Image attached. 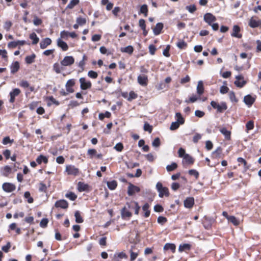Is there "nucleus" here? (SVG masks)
<instances>
[{
  "label": "nucleus",
  "instance_id": "obj_52",
  "mask_svg": "<svg viewBox=\"0 0 261 261\" xmlns=\"http://www.w3.org/2000/svg\"><path fill=\"white\" fill-rule=\"evenodd\" d=\"M144 130L151 133L152 130V127L149 123L146 122L144 125Z\"/></svg>",
  "mask_w": 261,
  "mask_h": 261
},
{
  "label": "nucleus",
  "instance_id": "obj_18",
  "mask_svg": "<svg viewBox=\"0 0 261 261\" xmlns=\"http://www.w3.org/2000/svg\"><path fill=\"white\" fill-rule=\"evenodd\" d=\"M194 203V199L193 197H188L184 201V205L187 208H191Z\"/></svg>",
  "mask_w": 261,
  "mask_h": 261
},
{
  "label": "nucleus",
  "instance_id": "obj_53",
  "mask_svg": "<svg viewBox=\"0 0 261 261\" xmlns=\"http://www.w3.org/2000/svg\"><path fill=\"white\" fill-rule=\"evenodd\" d=\"M188 173L190 175L194 176L196 179L199 177L198 172L195 169L189 170Z\"/></svg>",
  "mask_w": 261,
  "mask_h": 261
},
{
  "label": "nucleus",
  "instance_id": "obj_10",
  "mask_svg": "<svg viewBox=\"0 0 261 261\" xmlns=\"http://www.w3.org/2000/svg\"><path fill=\"white\" fill-rule=\"evenodd\" d=\"M255 98L251 95L248 94L244 97V103L248 107H250L254 102Z\"/></svg>",
  "mask_w": 261,
  "mask_h": 261
},
{
  "label": "nucleus",
  "instance_id": "obj_12",
  "mask_svg": "<svg viewBox=\"0 0 261 261\" xmlns=\"http://www.w3.org/2000/svg\"><path fill=\"white\" fill-rule=\"evenodd\" d=\"M21 91L18 88H15L10 92V98L9 100L10 102L13 103L15 101V97L18 96Z\"/></svg>",
  "mask_w": 261,
  "mask_h": 261
},
{
  "label": "nucleus",
  "instance_id": "obj_26",
  "mask_svg": "<svg viewBox=\"0 0 261 261\" xmlns=\"http://www.w3.org/2000/svg\"><path fill=\"white\" fill-rule=\"evenodd\" d=\"M228 222L232 223L234 226H238L240 224V221L233 216H230L227 218Z\"/></svg>",
  "mask_w": 261,
  "mask_h": 261
},
{
  "label": "nucleus",
  "instance_id": "obj_28",
  "mask_svg": "<svg viewBox=\"0 0 261 261\" xmlns=\"http://www.w3.org/2000/svg\"><path fill=\"white\" fill-rule=\"evenodd\" d=\"M191 248V245L189 244H180L178 248V251L180 252L189 250Z\"/></svg>",
  "mask_w": 261,
  "mask_h": 261
},
{
  "label": "nucleus",
  "instance_id": "obj_6",
  "mask_svg": "<svg viewBox=\"0 0 261 261\" xmlns=\"http://www.w3.org/2000/svg\"><path fill=\"white\" fill-rule=\"evenodd\" d=\"M140 191V189L139 188V187L135 186L131 183L129 184L127 189V194L128 195L133 196L136 193L139 192Z\"/></svg>",
  "mask_w": 261,
  "mask_h": 261
},
{
  "label": "nucleus",
  "instance_id": "obj_36",
  "mask_svg": "<svg viewBox=\"0 0 261 261\" xmlns=\"http://www.w3.org/2000/svg\"><path fill=\"white\" fill-rule=\"evenodd\" d=\"M77 186L78 190L80 192L86 191L88 188L87 185L85 184L84 183L82 182H79Z\"/></svg>",
  "mask_w": 261,
  "mask_h": 261
},
{
  "label": "nucleus",
  "instance_id": "obj_22",
  "mask_svg": "<svg viewBox=\"0 0 261 261\" xmlns=\"http://www.w3.org/2000/svg\"><path fill=\"white\" fill-rule=\"evenodd\" d=\"M107 184L108 188L111 190H115L117 186V182L115 180L107 181Z\"/></svg>",
  "mask_w": 261,
  "mask_h": 261
},
{
  "label": "nucleus",
  "instance_id": "obj_8",
  "mask_svg": "<svg viewBox=\"0 0 261 261\" xmlns=\"http://www.w3.org/2000/svg\"><path fill=\"white\" fill-rule=\"evenodd\" d=\"M66 171L69 175H73L74 176L79 174V169L73 165H68L66 168Z\"/></svg>",
  "mask_w": 261,
  "mask_h": 261
},
{
  "label": "nucleus",
  "instance_id": "obj_21",
  "mask_svg": "<svg viewBox=\"0 0 261 261\" xmlns=\"http://www.w3.org/2000/svg\"><path fill=\"white\" fill-rule=\"evenodd\" d=\"M184 162L188 164H192L194 162V160L189 154H186L184 156L183 162Z\"/></svg>",
  "mask_w": 261,
  "mask_h": 261
},
{
  "label": "nucleus",
  "instance_id": "obj_55",
  "mask_svg": "<svg viewBox=\"0 0 261 261\" xmlns=\"http://www.w3.org/2000/svg\"><path fill=\"white\" fill-rule=\"evenodd\" d=\"M180 124V123L176 121L173 122L170 125V129L172 130H175L179 127Z\"/></svg>",
  "mask_w": 261,
  "mask_h": 261
},
{
  "label": "nucleus",
  "instance_id": "obj_9",
  "mask_svg": "<svg viewBox=\"0 0 261 261\" xmlns=\"http://www.w3.org/2000/svg\"><path fill=\"white\" fill-rule=\"evenodd\" d=\"M204 20L208 24L211 25L212 22L216 20V18L210 13H206L203 17Z\"/></svg>",
  "mask_w": 261,
  "mask_h": 261
},
{
  "label": "nucleus",
  "instance_id": "obj_23",
  "mask_svg": "<svg viewBox=\"0 0 261 261\" xmlns=\"http://www.w3.org/2000/svg\"><path fill=\"white\" fill-rule=\"evenodd\" d=\"M11 72L12 73H15L16 72L19 68V64L18 62L16 61L12 63L10 66Z\"/></svg>",
  "mask_w": 261,
  "mask_h": 261
},
{
  "label": "nucleus",
  "instance_id": "obj_56",
  "mask_svg": "<svg viewBox=\"0 0 261 261\" xmlns=\"http://www.w3.org/2000/svg\"><path fill=\"white\" fill-rule=\"evenodd\" d=\"M12 25V23L10 21H6L4 25V28L7 31H9Z\"/></svg>",
  "mask_w": 261,
  "mask_h": 261
},
{
  "label": "nucleus",
  "instance_id": "obj_43",
  "mask_svg": "<svg viewBox=\"0 0 261 261\" xmlns=\"http://www.w3.org/2000/svg\"><path fill=\"white\" fill-rule=\"evenodd\" d=\"M24 197L28 199V203H32L33 202V198L31 197V194L29 192H25L24 194Z\"/></svg>",
  "mask_w": 261,
  "mask_h": 261
},
{
  "label": "nucleus",
  "instance_id": "obj_13",
  "mask_svg": "<svg viewBox=\"0 0 261 261\" xmlns=\"http://www.w3.org/2000/svg\"><path fill=\"white\" fill-rule=\"evenodd\" d=\"M138 83L141 86H146L148 83V77L146 75H139L137 77Z\"/></svg>",
  "mask_w": 261,
  "mask_h": 261
},
{
  "label": "nucleus",
  "instance_id": "obj_4",
  "mask_svg": "<svg viewBox=\"0 0 261 261\" xmlns=\"http://www.w3.org/2000/svg\"><path fill=\"white\" fill-rule=\"evenodd\" d=\"M80 83V88L82 90H87L92 86V84L90 81H87L85 77H81L79 80Z\"/></svg>",
  "mask_w": 261,
  "mask_h": 261
},
{
  "label": "nucleus",
  "instance_id": "obj_20",
  "mask_svg": "<svg viewBox=\"0 0 261 261\" xmlns=\"http://www.w3.org/2000/svg\"><path fill=\"white\" fill-rule=\"evenodd\" d=\"M220 132L224 136L226 139L229 140L230 139L231 133L229 130H227L225 127H222L220 128Z\"/></svg>",
  "mask_w": 261,
  "mask_h": 261
},
{
  "label": "nucleus",
  "instance_id": "obj_35",
  "mask_svg": "<svg viewBox=\"0 0 261 261\" xmlns=\"http://www.w3.org/2000/svg\"><path fill=\"white\" fill-rule=\"evenodd\" d=\"M132 214L130 212L127 210L125 207H124L121 211V216L122 218L130 217Z\"/></svg>",
  "mask_w": 261,
  "mask_h": 261
},
{
  "label": "nucleus",
  "instance_id": "obj_24",
  "mask_svg": "<svg viewBox=\"0 0 261 261\" xmlns=\"http://www.w3.org/2000/svg\"><path fill=\"white\" fill-rule=\"evenodd\" d=\"M149 205L148 203H145L143 206H142V210L144 212V216L145 218H147L150 215V211L149 210Z\"/></svg>",
  "mask_w": 261,
  "mask_h": 261
},
{
  "label": "nucleus",
  "instance_id": "obj_40",
  "mask_svg": "<svg viewBox=\"0 0 261 261\" xmlns=\"http://www.w3.org/2000/svg\"><path fill=\"white\" fill-rule=\"evenodd\" d=\"M222 152V149L220 147H218L213 152V155L216 158H220V155Z\"/></svg>",
  "mask_w": 261,
  "mask_h": 261
},
{
  "label": "nucleus",
  "instance_id": "obj_50",
  "mask_svg": "<svg viewBox=\"0 0 261 261\" xmlns=\"http://www.w3.org/2000/svg\"><path fill=\"white\" fill-rule=\"evenodd\" d=\"M86 60V55H84L83 56L82 60L79 63L78 66L79 67H80L82 69V71L84 70V66H85V60Z\"/></svg>",
  "mask_w": 261,
  "mask_h": 261
},
{
  "label": "nucleus",
  "instance_id": "obj_17",
  "mask_svg": "<svg viewBox=\"0 0 261 261\" xmlns=\"http://www.w3.org/2000/svg\"><path fill=\"white\" fill-rule=\"evenodd\" d=\"M163 24L161 22H159L156 23L155 27L153 29L154 35H159V34H160L163 28Z\"/></svg>",
  "mask_w": 261,
  "mask_h": 261
},
{
  "label": "nucleus",
  "instance_id": "obj_48",
  "mask_svg": "<svg viewBox=\"0 0 261 261\" xmlns=\"http://www.w3.org/2000/svg\"><path fill=\"white\" fill-rule=\"evenodd\" d=\"M111 116V113L109 112H106L105 113H100L98 117L100 120H102L105 117L109 118Z\"/></svg>",
  "mask_w": 261,
  "mask_h": 261
},
{
  "label": "nucleus",
  "instance_id": "obj_15",
  "mask_svg": "<svg viewBox=\"0 0 261 261\" xmlns=\"http://www.w3.org/2000/svg\"><path fill=\"white\" fill-rule=\"evenodd\" d=\"M51 40L49 38H45L40 42V46L41 49L46 48L51 43Z\"/></svg>",
  "mask_w": 261,
  "mask_h": 261
},
{
  "label": "nucleus",
  "instance_id": "obj_61",
  "mask_svg": "<svg viewBox=\"0 0 261 261\" xmlns=\"http://www.w3.org/2000/svg\"><path fill=\"white\" fill-rule=\"evenodd\" d=\"M53 68L57 73H60L61 71V67L60 66L59 64L57 63H56L54 64Z\"/></svg>",
  "mask_w": 261,
  "mask_h": 261
},
{
  "label": "nucleus",
  "instance_id": "obj_3",
  "mask_svg": "<svg viewBox=\"0 0 261 261\" xmlns=\"http://www.w3.org/2000/svg\"><path fill=\"white\" fill-rule=\"evenodd\" d=\"M248 24L252 28L259 27L261 26V19L256 16H253L250 19Z\"/></svg>",
  "mask_w": 261,
  "mask_h": 261
},
{
  "label": "nucleus",
  "instance_id": "obj_25",
  "mask_svg": "<svg viewBox=\"0 0 261 261\" xmlns=\"http://www.w3.org/2000/svg\"><path fill=\"white\" fill-rule=\"evenodd\" d=\"M165 250H171L173 253L175 251L176 246L174 244L166 243L164 246Z\"/></svg>",
  "mask_w": 261,
  "mask_h": 261
},
{
  "label": "nucleus",
  "instance_id": "obj_30",
  "mask_svg": "<svg viewBox=\"0 0 261 261\" xmlns=\"http://www.w3.org/2000/svg\"><path fill=\"white\" fill-rule=\"evenodd\" d=\"M35 58L36 55L34 54H33L31 56H27L25 58V61L26 63L28 64H31L34 62Z\"/></svg>",
  "mask_w": 261,
  "mask_h": 261
},
{
  "label": "nucleus",
  "instance_id": "obj_62",
  "mask_svg": "<svg viewBox=\"0 0 261 261\" xmlns=\"http://www.w3.org/2000/svg\"><path fill=\"white\" fill-rule=\"evenodd\" d=\"M88 75L92 79H96L97 77L98 74L95 71L90 70L88 73Z\"/></svg>",
  "mask_w": 261,
  "mask_h": 261
},
{
  "label": "nucleus",
  "instance_id": "obj_42",
  "mask_svg": "<svg viewBox=\"0 0 261 261\" xmlns=\"http://www.w3.org/2000/svg\"><path fill=\"white\" fill-rule=\"evenodd\" d=\"M229 97L231 101L232 102H237L238 101V100L236 98L235 94L233 91L229 92Z\"/></svg>",
  "mask_w": 261,
  "mask_h": 261
},
{
  "label": "nucleus",
  "instance_id": "obj_27",
  "mask_svg": "<svg viewBox=\"0 0 261 261\" xmlns=\"http://www.w3.org/2000/svg\"><path fill=\"white\" fill-rule=\"evenodd\" d=\"M120 50L122 53H126L130 55L134 51V48L132 46L128 45L125 47L121 48Z\"/></svg>",
  "mask_w": 261,
  "mask_h": 261
},
{
  "label": "nucleus",
  "instance_id": "obj_32",
  "mask_svg": "<svg viewBox=\"0 0 261 261\" xmlns=\"http://www.w3.org/2000/svg\"><path fill=\"white\" fill-rule=\"evenodd\" d=\"M175 118L176 120V121L180 124H183L184 123L185 119L180 113L178 112L175 114Z\"/></svg>",
  "mask_w": 261,
  "mask_h": 261
},
{
  "label": "nucleus",
  "instance_id": "obj_45",
  "mask_svg": "<svg viewBox=\"0 0 261 261\" xmlns=\"http://www.w3.org/2000/svg\"><path fill=\"white\" fill-rule=\"evenodd\" d=\"M86 19L79 17L76 18V21L80 25H83L86 23Z\"/></svg>",
  "mask_w": 261,
  "mask_h": 261
},
{
  "label": "nucleus",
  "instance_id": "obj_7",
  "mask_svg": "<svg viewBox=\"0 0 261 261\" xmlns=\"http://www.w3.org/2000/svg\"><path fill=\"white\" fill-rule=\"evenodd\" d=\"M3 190L6 192L10 193L14 191L15 189V186L10 182H5L2 185Z\"/></svg>",
  "mask_w": 261,
  "mask_h": 261
},
{
  "label": "nucleus",
  "instance_id": "obj_2",
  "mask_svg": "<svg viewBox=\"0 0 261 261\" xmlns=\"http://www.w3.org/2000/svg\"><path fill=\"white\" fill-rule=\"evenodd\" d=\"M156 188L159 193V196L160 197L162 198L164 196H168L169 195L168 189L167 187H163L161 182H157Z\"/></svg>",
  "mask_w": 261,
  "mask_h": 261
},
{
  "label": "nucleus",
  "instance_id": "obj_49",
  "mask_svg": "<svg viewBox=\"0 0 261 261\" xmlns=\"http://www.w3.org/2000/svg\"><path fill=\"white\" fill-rule=\"evenodd\" d=\"M137 97V94L134 91H132L129 93V96L127 98V100L130 101L133 99H136Z\"/></svg>",
  "mask_w": 261,
  "mask_h": 261
},
{
  "label": "nucleus",
  "instance_id": "obj_5",
  "mask_svg": "<svg viewBox=\"0 0 261 261\" xmlns=\"http://www.w3.org/2000/svg\"><path fill=\"white\" fill-rule=\"evenodd\" d=\"M74 62V59L72 56H66L61 61V64L64 66H68L72 65Z\"/></svg>",
  "mask_w": 261,
  "mask_h": 261
},
{
  "label": "nucleus",
  "instance_id": "obj_57",
  "mask_svg": "<svg viewBox=\"0 0 261 261\" xmlns=\"http://www.w3.org/2000/svg\"><path fill=\"white\" fill-rule=\"evenodd\" d=\"M48 220L46 218L42 219L40 222V226L42 228H45L47 226Z\"/></svg>",
  "mask_w": 261,
  "mask_h": 261
},
{
  "label": "nucleus",
  "instance_id": "obj_11",
  "mask_svg": "<svg viewBox=\"0 0 261 261\" xmlns=\"http://www.w3.org/2000/svg\"><path fill=\"white\" fill-rule=\"evenodd\" d=\"M55 206L56 207L66 209L68 207V203L66 200L61 199L56 202Z\"/></svg>",
  "mask_w": 261,
  "mask_h": 261
},
{
  "label": "nucleus",
  "instance_id": "obj_1",
  "mask_svg": "<svg viewBox=\"0 0 261 261\" xmlns=\"http://www.w3.org/2000/svg\"><path fill=\"white\" fill-rule=\"evenodd\" d=\"M211 105L214 109H216L218 113H222L227 109L226 102L223 101L221 102L220 103H218L215 101H212L211 102Z\"/></svg>",
  "mask_w": 261,
  "mask_h": 261
},
{
  "label": "nucleus",
  "instance_id": "obj_58",
  "mask_svg": "<svg viewBox=\"0 0 261 261\" xmlns=\"http://www.w3.org/2000/svg\"><path fill=\"white\" fill-rule=\"evenodd\" d=\"M125 257H126L125 254L124 253H123V252H120L118 253H116L114 255V259L116 261H118V260H117V258H123Z\"/></svg>",
  "mask_w": 261,
  "mask_h": 261
},
{
  "label": "nucleus",
  "instance_id": "obj_51",
  "mask_svg": "<svg viewBox=\"0 0 261 261\" xmlns=\"http://www.w3.org/2000/svg\"><path fill=\"white\" fill-rule=\"evenodd\" d=\"M13 142H14V140L13 139L11 140L10 137L7 136V137H5L3 139V141H2V143L4 145H7L8 143H11V144Z\"/></svg>",
  "mask_w": 261,
  "mask_h": 261
},
{
  "label": "nucleus",
  "instance_id": "obj_41",
  "mask_svg": "<svg viewBox=\"0 0 261 261\" xmlns=\"http://www.w3.org/2000/svg\"><path fill=\"white\" fill-rule=\"evenodd\" d=\"M3 174L5 176H7L11 173L12 168L9 166L7 165L3 168Z\"/></svg>",
  "mask_w": 261,
  "mask_h": 261
},
{
  "label": "nucleus",
  "instance_id": "obj_38",
  "mask_svg": "<svg viewBox=\"0 0 261 261\" xmlns=\"http://www.w3.org/2000/svg\"><path fill=\"white\" fill-rule=\"evenodd\" d=\"M177 167V165L176 163H172L171 165H168L166 167V169L167 171L170 172L174 170Z\"/></svg>",
  "mask_w": 261,
  "mask_h": 261
},
{
  "label": "nucleus",
  "instance_id": "obj_54",
  "mask_svg": "<svg viewBox=\"0 0 261 261\" xmlns=\"http://www.w3.org/2000/svg\"><path fill=\"white\" fill-rule=\"evenodd\" d=\"M186 8L191 13H194L196 10V6L194 5L187 6Z\"/></svg>",
  "mask_w": 261,
  "mask_h": 261
},
{
  "label": "nucleus",
  "instance_id": "obj_39",
  "mask_svg": "<svg viewBox=\"0 0 261 261\" xmlns=\"http://www.w3.org/2000/svg\"><path fill=\"white\" fill-rule=\"evenodd\" d=\"M140 13L144 14V16L146 17L148 13L147 6L145 4L142 5L140 7Z\"/></svg>",
  "mask_w": 261,
  "mask_h": 261
},
{
  "label": "nucleus",
  "instance_id": "obj_64",
  "mask_svg": "<svg viewBox=\"0 0 261 261\" xmlns=\"http://www.w3.org/2000/svg\"><path fill=\"white\" fill-rule=\"evenodd\" d=\"M123 148V145L121 143H118L114 146V149L118 151H121Z\"/></svg>",
  "mask_w": 261,
  "mask_h": 261
},
{
  "label": "nucleus",
  "instance_id": "obj_63",
  "mask_svg": "<svg viewBox=\"0 0 261 261\" xmlns=\"http://www.w3.org/2000/svg\"><path fill=\"white\" fill-rule=\"evenodd\" d=\"M160 144H161V142H160V140L159 138H155L152 143V146L154 147H159Z\"/></svg>",
  "mask_w": 261,
  "mask_h": 261
},
{
  "label": "nucleus",
  "instance_id": "obj_31",
  "mask_svg": "<svg viewBox=\"0 0 261 261\" xmlns=\"http://www.w3.org/2000/svg\"><path fill=\"white\" fill-rule=\"evenodd\" d=\"M79 0H71L67 6L66 9H72L79 3Z\"/></svg>",
  "mask_w": 261,
  "mask_h": 261
},
{
  "label": "nucleus",
  "instance_id": "obj_16",
  "mask_svg": "<svg viewBox=\"0 0 261 261\" xmlns=\"http://www.w3.org/2000/svg\"><path fill=\"white\" fill-rule=\"evenodd\" d=\"M57 45L58 47L62 48L63 51H66L68 49L67 44L63 41L61 38H58L57 39Z\"/></svg>",
  "mask_w": 261,
  "mask_h": 261
},
{
  "label": "nucleus",
  "instance_id": "obj_47",
  "mask_svg": "<svg viewBox=\"0 0 261 261\" xmlns=\"http://www.w3.org/2000/svg\"><path fill=\"white\" fill-rule=\"evenodd\" d=\"M177 46L180 49H183L187 47V44L183 40L179 41L177 43Z\"/></svg>",
  "mask_w": 261,
  "mask_h": 261
},
{
  "label": "nucleus",
  "instance_id": "obj_29",
  "mask_svg": "<svg viewBox=\"0 0 261 261\" xmlns=\"http://www.w3.org/2000/svg\"><path fill=\"white\" fill-rule=\"evenodd\" d=\"M36 162L38 164H41L42 162L46 164L47 163L48 160L46 156L41 154L36 159Z\"/></svg>",
  "mask_w": 261,
  "mask_h": 261
},
{
  "label": "nucleus",
  "instance_id": "obj_14",
  "mask_svg": "<svg viewBox=\"0 0 261 261\" xmlns=\"http://www.w3.org/2000/svg\"><path fill=\"white\" fill-rule=\"evenodd\" d=\"M240 27L237 25H234L233 27L232 32L231 34V36L234 37L238 38H241L242 37V34H240Z\"/></svg>",
  "mask_w": 261,
  "mask_h": 261
},
{
  "label": "nucleus",
  "instance_id": "obj_33",
  "mask_svg": "<svg viewBox=\"0 0 261 261\" xmlns=\"http://www.w3.org/2000/svg\"><path fill=\"white\" fill-rule=\"evenodd\" d=\"M74 216L75 218V221L77 223H81L83 222V219L81 216L80 213L79 211H77L74 213Z\"/></svg>",
  "mask_w": 261,
  "mask_h": 261
},
{
  "label": "nucleus",
  "instance_id": "obj_19",
  "mask_svg": "<svg viewBox=\"0 0 261 261\" xmlns=\"http://www.w3.org/2000/svg\"><path fill=\"white\" fill-rule=\"evenodd\" d=\"M197 93L200 96L204 92V87L203 82L199 81L198 82V84L196 88Z\"/></svg>",
  "mask_w": 261,
  "mask_h": 261
},
{
  "label": "nucleus",
  "instance_id": "obj_60",
  "mask_svg": "<svg viewBox=\"0 0 261 261\" xmlns=\"http://www.w3.org/2000/svg\"><path fill=\"white\" fill-rule=\"evenodd\" d=\"M87 154L90 157V158H93L94 155L96 154V150L94 149H89L87 151Z\"/></svg>",
  "mask_w": 261,
  "mask_h": 261
},
{
  "label": "nucleus",
  "instance_id": "obj_59",
  "mask_svg": "<svg viewBox=\"0 0 261 261\" xmlns=\"http://www.w3.org/2000/svg\"><path fill=\"white\" fill-rule=\"evenodd\" d=\"M50 102L48 103V106H50L52 103L55 104L57 106L59 105V102L56 100L53 96H50L48 98Z\"/></svg>",
  "mask_w": 261,
  "mask_h": 261
},
{
  "label": "nucleus",
  "instance_id": "obj_34",
  "mask_svg": "<svg viewBox=\"0 0 261 261\" xmlns=\"http://www.w3.org/2000/svg\"><path fill=\"white\" fill-rule=\"evenodd\" d=\"M30 38L33 40V44H36L39 40V38L35 33H33L30 35Z\"/></svg>",
  "mask_w": 261,
  "mask_h": 261
},
{
  "label": "nucleus",
  "instance_id": "obj_37",
  "mask_svg": "<svg viewBox=\"0 0 261 261\" xmlns=\"http://www.w3.org/2000/svg\"><path fill=\"white\" fill-rule=\"evenodd\" d=\"M65 197L72 201H74L77 198V195L72 192L66 193Z\"/></svg>",
  "mask_w": 261,
  "mask_h": 261
},
{
  "label": "nucleus",
  "instance_id": "obj_46",
  "mask_svg": "<svg viewBox=\"0 0 261 261\" xmlns=\"http://www.w3.org/2000/svg\"><path fill=\"white\" fill-rule=\"evenodd\" d=\"M246 127L247 132L252 130L254 128V122L252 120L249 121L246 124Z\"/></svg>",
  "mask_w": 261,
  "mask_h": 261
},
{
  "label": "nucleus",
  "instance_id": "obj_44",
  "mask_svg": "<svg viewBox=\"0 0 261 261\" xmlns=\"http://www.w3.org/2000/svg\"><path fill=\"white\" fill-rule=\"evenodd\" d=\"M158 223L160 224L163 225L167 221V219L166 217L163 216H159L157 220Z\"/></svg>",
  "mask_w": 261,
  "mask_h": 261
}]
</instances>
